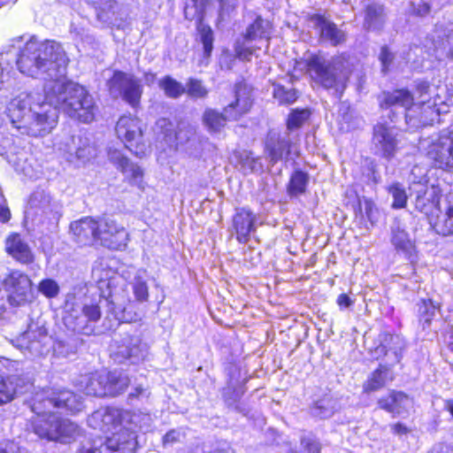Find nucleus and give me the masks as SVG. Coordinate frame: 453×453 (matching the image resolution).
<instances>
[{
	"instance_id": "1",
	"label": "nucleus",
	"mask_w": 453,
	"mask_h": 453,
	"mask_svg": "<svg viewBox=\"0 0 453 453\" xmlns=\"http://www.w3.org/2000/svg\"><path fill=\"white\" fill-rule=\"evenodd\" d=\"M65 76L46 81L43 96L24 91L7 104L8 123L0 127V155L26 177H35L33 166L27 161V152L17 150L11 139L4 136L5 130L12 136H45L56 127L59 110L83 123H89L95 118L93 96L83 86L66 81Z\"/></svg>"
},
{
	"instance_id": "2",
	"label": "nucleus",
	"mask_w": 453,
	"mask_h": 453,
	"mask_svg": "<svg viewBox=\"0 0 453 453\" xmlns=\"http://www.w3.org/2000/svg\"><path fill=\"white\" fill-rule=\"evenodd\" d=\"M68 58L62 46L55 41H28L23 49L8 46L0 52V91L4 96L13 95L20 89L19 81L13 70L31 77L42 76L44 80L54 81L65 75Z\"/></svg>"
},
{
	"instance_id": "3",
	"label": "nucleus",
	"mask_w": 453,
	"mask_h": 453,
	"mask_svg": "<svg viewBox=\"0 0 453 453\" xmlns=\"http://www.w3.org/2000/svg\"><path fill=\"white\" fill-rule=\"evenodd\" d=\"M417 91L420 99L417 104L413 103L412 95L406 89L383 93L380 107L388 111L391 122L395 121L396 114H401L404 116L409 127L415 130L432 125L437 117L449 111L452 95L446 87L435 88L433 98H427L431 90L426 81L418 82Z\"/></svg>"
},
{
	"instance_id": "4",
	"label": "nucleus",
	"mask_w": 453,
	"mask_h": 453,
	"mask_svg": "<svg viewBox=\"0 0 453 453\" xmlns=\"http://www.w3.org/2000/svg\"><path fill=\"white\" fill-rule=\"evenodd\" d=\"M88 425L111 434L102 442V447L109 453H134L139 444L137 431H149L152 418L142 411L107 407L93 412L88 418Z\"/></svg>"
},
{
	"instance_id": "5",
	"label": "nucleus",
	"mask_w": 453,
	"mask_h": 453,
	"mask_svg": "<svg viewBox=\"0 0 453 453\" xmlns=\"http://www.w3.org/2000/svg\"><path fill=\"white\" fill-rule=\"evenodd\" d=\"M45 393H36L31 403L34 413L29 426L41 439L49 441L68 443L79 434V426L67 418L51 411L45 401Z\"/></svg>"
},
{
	"instance_id": "6",
	"label": "nucleus",
	"mask_w": 453,
	"mask_h": 453,
	"mask_svg": "<svg viewBox=\"0 0 453 453\" xmlns=\"http://www.w3.org/2000/svg\"><path fill=\"white\" fill-rule=\"evenodd\" d=\"M295 69L301 72L305 70L314 81L327 89H334L339 96L342 94L350 73L349 59L345 56L327 59L321 54L297 61Z\"/></svg>"
},
{
	"instance_id": "7",
	"label": "nucleus",
	"mask_w": 453,
	"mask_h": 453,
	"mask_svg": "<svg viewBox=\"0 0 453 453\" xmlns=\"http://www.w3.org/2000/svg\"><path fill=\"white\" fill-rule=\"evenodd\" d=\"M251 105L250 88L245 83H237L234 88V100L224 108L223 113L207 109L203 116V123L211 133L219 132L227 120L238 119L250 111Z\"/></svg>"
},
{
	"instance_id": "8",
	"label": "nucleus",
	"mask_w": 453,
	"mask_h": 453,
	"mask_svg": "<svg viewBox=\"0 0 453 453\" xmlns=\"http://www.w3.org/2000/svg\"><path fill=\"white\" fill-rule=\"evenodd\" d=\"M13 344L24 354L27 353L34 357L45 355L51 348L58 355L67 356L70 353L69 348L63 341H58L52 345L51 338L46 328L37 322H32L27 331L13 342Z\"/></svg>"
},
{
	"instance_id": "9",
	"label": "nucleus",
	"mask_w": 453,
	"mask_h": 453,
	"mask_svg": "<svg viewBox=\"0 0 453 453\" xmlns=\"http://www.w3.org/2000/svg\"><path fill=\"white\" fill-rule=\"evenodd\" d=\"M101 318L99 303H79L67 300L63 318L65 326L76 333L92 334L96 333V325Z\"/></svg>"
},
{
	"instance_id": "10",
	"label": "nucleus",
	"mask_w": 453,
	"mask_h": 453,
	"mask_svg": "<svg viewBox=\"0 0 453 453\" xmlns=\"http://www.w3.org/2000/svg\"><path fill=\"white\" fill-rule=\"evenodd\" d=\"M116 134L134 154L138 157L145 154L146 146L142 142V122L138 118L131 115L120 117L116 124Z\"/></svg>"
},
{
	"instance_id": "11",
	"label": "nucleus",
	"mask_w": 453,
	"mask_h": 453,
	"mask_svg": "<svg viewBox=\"0 0 453 453\" xmlns=\"http://www.w3.org/2000/svg\"><path fill=\"white\" fill-rule=\"evenodd\" d=\"M410 197L413 198L416 209L427 216L430 223L431 220H434L439 213H441L440 206L441 188L438 185H415L412 191L410 192Z\"/></svg>"
},
{
	"instance_id": "12",
	"label": "nucleus",
	"mask_w": 453,
	"mask_h": 453,
	"mask_svg": "<svg viewBox=\"0 0 453 453\" xmlns=\"http://www.w3.org/2000/svg\"><path fill=\"white\" fill-rule=\"evenodd\" d=\"M129 241L126 228L110 218L98 219L96 242L111 250H122Z\"/></svg>"
},
{
	"instance_id": "13",
	"label": "nucleus",
	"mask_w": 453,
	"mask_h": 453,
	"mask_svg": "<svg viewBox=\"0 0 453 453\" xmlns=\"http://www.w3.org/2000/svg\"><path fill=\"white\" fill-rule=\"evenodd\" d=\"M426 155L436 167L453 170V128L441 132L427 147Z\"/></svg>"
},
{
	"instance_id": "14",
	"label": "nucleus",
	"mask_w": 453,
	"mask_h": 453,
	"mask_svg": "<svg viewBox=\"0 0 453 453\" xmlns=\"http://www.w3.org/2000/svg\"><path fill=\"white\" fill-rule=\"evenodd\" d=\"M109 90L113 96L122 98L132 106H136L142 96V86L133 76L115 72L108 81Z\"/></svg>"
},
{
	"instance_id": "15",
	"label": "nucleus",
	"mask_w": 453,
	"mask_h": 453,
	"mask_svg": "<svg viewBox=\"0 0 453 453\" xmlns=\"http://www.w3.org/2000/svg\"><path fill=\"white\" fill-rule=\"evenodd\" d=\"M109 280H98V289L100 291L99 303H105L109 305L110 312L114 318L122 322H130L132 318L126 315V310L128 304H130V299L119 293H117V289H112Z\"/></svg>"
},
{
	"instance_id": "16",
	"label": "nucleus",
	"mask_w": 453,
	"mask_h": 453,
	"mask_svg": "<svg viewBox=\"0 0 453 453\" xmlns=\"http://www.w3.org/2000/svg\"><path fill=\"white\" fill-rule=\"evenodd\" d=\"M54 146L57 150L68 154V160L71 162L76 157L81 163H85L96 157V149L87 139L82 140L80 136L65 135L58 138Z\"/></svg>"
},
{
	"instance_id": "17",
	"label": "nucleus",
	"mask_w": 453,
	"mask_h": 453,
	"mask_svg": "<svg viewBox=\"0 0 453 453\" xmlns=\"http://www.w3.org/2000/svg\"><path fill=\"white\" fill-rule=\"evenodd\" d=\"M297 156L295 145L291 143L288 133L270 131L265 142V154L272 165L287 158L292 153Z\"/></svg>"
},
{
	"instance_id": "18",
	"label": "nucleus",
	"mask_w": 453,
	"mask_h": 453,
	"mask_svg": "<svg viewBox=\"0 0 453 453\" xmlns=\"http://www.w3.org/2000/svg\"><path fill=\"white\" fill-rule=\"evenodd\" d=\"M118 377L114 374H106V372H96L91 374L81 376L78 387L88 395L104 396L107 393L116 392L114 386H109L107 381L114 380Z\"/></svg>"
},
{
	"instance_id": "19",
	"label": "nucleus",
	"mask_w": 453,
	"mask_h": 453,
	"mask_svg": "<svg viewBox=\"0 0 453 453\" xmlns=\"http://www.w3.org/2000/svg\"><path fill=\"white\" fill-rule=\"evenodd\" d=\"M372 144L375 152L386 158L394 157L397 139L394 127L385 123H379L373 128Z\"/></svg>"
},
{
	"instance_id": "20",
	"label": "nucleus",
	"mask_w": 453,
	"mask_h": 453,
	"mask_svg": "<svg viewBox=\"0 0 453 453\" xmlns=\"http://www.w3.org/2000/svg\"><path fill=\"white\" fill-rule=\"evenodd\" d=\"M5 284L11 292V304L20 305L31 297L32 281L25 273L19 271L12 272L6 278Z\"/></svg>"
},
{
	"instance_id": "21",
	"label": "nucleus",
	"mask_w": 453,
	"mask_h": 453,
	"mask_svg": "<svg viewBox=\"0 0 453 453\" xmlns=\"http://www.w3.org/2000/svg\"><path fill=\"white\" fill-rule=\"evenodd\" d=\"M257 215L247 208L236 209L233 216V228L240 243H247L257 230Z\"/></svg>"
},
{
	"instance_id": "22",
	"label": "nucleus",
	"mask_w": 453,
	"mask_h": 453,
	"mask_svg": "<svg viewBox=\"0 0 453 453\" xmlns=\"http://www.w3.org/2000/svg\"><path fill=\"white\" fill-rule=\"evenodd\" d=\"M391 243L398 255L414 261L417 257L415 242L399 221H395L391 227Z\"/></svg>"
},
{
	"instance_id": "23",
	"label": "nucleus",
	"mask_w": 453,
	"mask_h": 453,
	"mask_svg": "<svg viewBox=\"0 0 453 453\" xmlns=\"http://www.w3.org/2000/svg\"><path fill=\"white\" fill-rule=\"evenodd\" d=\"M45 393V401L49 407L65 408L67 411L75 413L82 411L84 408L82 398L69 390H62L58 394L50 390H43Z\"/></svg>"
},
{
	"instance_id": "24",
	"label": "nucleus",
	"mask_w": 453,
	"mask_h": 453,
	"mask_svg": "<svg viewBox=\"0 0 453 453\" xmlns=\"http://www.w3.org/2000/svg\"><path fill=\"white\" fill-rule=\"evenodd\" d=\"M97 228L98 220L90 217L82 218L70 225V231L73 235L74 241L81 245L91 244L96 242Z\"/></svg>"
},
{
	"instance_id": "25",
	"label": "nucleus",
	"mask_w": 453,
	"mask_h": 453,
	"mask_svg": "<svg viewBox=\"0 0 453 453\" xmlns=\"http://www.w3.org/2000/svg\"><path fill=\"white\" fill-rule=\"evenodd\" d=\"M110 161L119 169L125 177L134 185L140 186L142 182L143 171L142 168L130 162L121 151L118 150H110L109 151Z\"/></svg>"
},
{
	"instance_id": "26",
	"label": "nucleus",
	"mask_w": 453,
	"mask_h": 453,
	"mask_svg": "<svg viewBox=\"0 0 453 453\" xmlns=\"http://www.w3.org/2000/svg\"><path fill=\"white\" fill-rule=\"evenodd\" d=\"M155 130L163 134L166 141H172L175 138L180 142H190L196 134L195 127L190 125H183L175 132L174 125L166 118L157 119L155 125Z\"/></svg>"
},
{
	"instance_id": "27",
	"label": "nucleus",
	"mask_w": 453,
	"mask_h": 453,
	"mask_svg": "<svg viewBox=\"0 0 453 453\" xmlns=\"http://www.w3.org/2000/svg\"><path fill=\"white\" fill-rule=\"evenodd\" d=\"M5 250L17 261L28 264L33 261L34 256L28 244L19 234H10L5 241Z\"/></svg>"
},
{
	"instance_id": "28",
	"label": "nucleus",
	"mask_w": 453,
	"mask_h": 453,
	"mask_svg": "<svg viewBox=\"0 0 453 453\" xmlns=\"http://www.w3.org/2000/svg\"><path fill=\"white\" fill-rule=\"evenodd\" d=\"M212 0H190L184 7L187 20L194 22L196 28H210L205 23V11Z\"/></svg>"
},
{
	"instance_id": "29",
	"label": "nucleus",
	"mask_w": 453,
	"mask_h": 453,
	"mask_svg": "<svg viewBox=\"0 0 453 453\" xmlns=\"http://www.w3.org/2000/svg\"><path fill=\"white\" fill-rule=\"evenodd\" d=\"M380 345L374 349V357L379 358L382 356L387 355L388 352H392L395 355L396 361H399V352L403 347V342L398 335H393L390 334H380Z\"/></svg>"
},
{
	"instance_id": "30",
	"label": "nucleus",
	"mask_w": 453,
	"mask_h": 453,
	"mask_svg": "<svg viewBox=\"0 0 453 453\" xmlns=\"http://www.w3.org/2000/svg\"><path fill=\"white\" fill-rule=\"evenodd\" d=\"M25 388L23 380L17 376L0 379V405L12 401L17 395L22 394Z\"/></svg>"
},
{
	"instance_id": "31",
	"label": "nucleus",
	"mask_w": 453,
	"mask_h": 453,
	"mask_svg": "<svg viewBox=\"0 0 453 453\" xmlns=\"http://www.w3.org/2000/svg\"><path fill=\"white\" fill-rule=\"evenodd\" d=\"M431 225L442 235L453 234V201L447 197L444 212L439 213Z\"/></svg>"
},
{
	"instance_id": "32",
	"label": "nucleus",
	"mask_w": 453,
	"mask_h": 453,
	"mask_svg": "<svg viewBox=\"0 0 453 453\" xmlns=\"http://www.w3.org/2000/svg\"><path fill=\"white\" fill-rule=\"evenodd\" d=\"M393 380L391 370L385 365H380L364 384V391L366 393L376 391Z\"/></svg>"
},
{
	"instance_id": "33",
	"label": "nucleus",
	"mask_w": 453,
	"mask_h": 453,
	"mask_svg": "<svg viewBox=\"0 0 453 453\" xmlns=\"http://www.w3.org/2000/svg\"><path fill=\"white\" fill-rule=\"evenodd\" d=\"M386 20L385 7L377 3H370L364 8V23L368 28L382 26Z\"/></svg>"
},
{
	"instance_id": "34",
	"label": "nucleus",
	"mask_w": 453,
	"mask_h": 453,
	"mask_svg": "<svg viewBox=\"0 0 453 453\" xmlns=\"http://www.w3.org/2000/svg\"><path fill=\"white\" fill-rule=\"evenodd\" d=\"M147 350V345L142 343L138 336H134L128 340V343L125 349L119 350V354L124 358L131 359V363L134 364L144 359Z\"/></svg>"
},
{
	"instance_id": "35",
	"label": "nucleus",
	"mask_w": 453,
	"mask_h": 453,
	"mask_svg": "<svg viewBox=\"0 0 453 453\" xmlns=\"http://www.w3.org/2000/svg\"><path fill=\"white\" fill-rule=\"evenodd\" d=\"M50 204V197L42 191L33 193L29 198L27 208L26 210V218L34 216L41 211L47 213Z\"/></svg>"
},
{
	"instance_id": "36",
	"label": "nucleus",
	"mask_w": 453,
	"mask_h": 453,
	"mask_svg": "<svg viewBox=\"0 0 453 453\" xmlns=\"http://www.w3.org/2000/svg\"><path fill=\"white\" fill-rule=\"evenodd\" d=\"M147 273L145 270H136L130 285L133 294L137 302L143 303L149 298V288L146 281Z\"/></svg>"
},
{
	"instance_id": "37",
	"label": "nucleus",
	"mask_w": 453,
	"mask_h": 453,
	"mask_svg": "<svg viewBox=\"0 0 453 453\" xmlns=\"http://www.w3.org/2000/svg\"><path fill=\"white\" fill-rule=\"evenodd\" d=\"M255 31L247 30V33L238 38L235 42L234 51L236 57L241 60L249 61L253 54V49L250 46Z\"/></svg>"
},
{
	"instance_id": "38",
	"label": "nucleus",
	"mask_w": 453,
	"mask_h": 453,
	"mask_svg": "<svg viewBox=\"0 0 453 453\" xmlns=\"http://www.w3.org/2000/svg\"><path fill=\"white\" fill-rule=\"evenodd\" d=\"M308 180V175L305 173L296 171L292 174L288 184V193L291 196H298L304 193Z\"/></svg>"
},
{
	"instance_id": "39",
	"label": "nucleus",
	"mask_w": 453,
	"mask_h": 453,
	"mask_svg": "<svg viewBox=\"0 0 453 453\" xmlns=\"http://www.w3.org/2000/svg\"><path fill=\"white\" fill-rule=\"evenodd\" d=\"M159 87L168 97L177 98L185 93V87L176 80L166 76L159 81Z\"/></svg>"
},
{
	"instance_id": "40",
	"label": "nucleus",
	"mask_w": 453,
	"mask_h": 453,
	"mask_svg": "<svg viewBox=\"0 0 453 453\" xmlns=\"http://www.w3.org/2000/svg\"><path fill=\"white\" fill-rule=\"evenodd\" d=\"M410 192L412 191V188L415 185L426 186L428 185L427 180V168L424 165H416L412 167L410 176Z\"/></svg>"
},
{
	"instance_id": "41",
	"label": "nucleus",
	"mask_w": 453,
	"mask_h": 453,
	"mask_svg": "<svg viewBox=\"0 0 453 453\" xmlns=\"http://www.w3.org/2000/svg\"><path fill=\"white\" fill-rule=\"evenodd\" d=\"M435 311L436 306L430 299H423L418 304L419 319L423 323L424 327L430 325L435 315Z\"/></svg>"
},
{
	"instance_id": "42",
	"label": "nucleus",
	"mask_w": 453,
	"mask_h": 453,
	"mask_svg": "<svg viewBox=\"0 0 453 453\" xmlns=\"http://www.w3.org/2000/svg\"><path fill=\"white\" fill-rule=\"evenodd\" d=\"M273 96L280 104H292L297 98V93L293 88H286L280 84L273 85Z\"/></svg>"
},
{
	"instance_id": "43",
	"label": "nucleus",
	"mask_w": 453,
	"mask_h": 453,
	"mask_svg": "<svg viewBox=\"0 0 453 453\" xmlns=\"http://www.w3.org/2000/svg\"><path fill=\"white\" fill-rule=\"evenodd\" d=\"M388 192L393 196V204L392 206L395 209L403 208L407 203V195L403 188V186L399 183H395L391 185L388 188Z\"/></svg>"
},
{
	"instance_id": "44",
	"label": "nucleus",
	"mask_w": 453,
	"mask_h": 453,
	"mask_svg": "<svg viewBox=\"0 0 453 453\" xmlns=\"http://www.w3.org/2000/svg\"><path fill=\"white\" fill-rule=\"evenodd\" d=\"M185 92L194 98H203L208 94L207 88L201 81L196 79H189L185 87Z\"/></svg>"
},
{
	"instance_id": "45",
	"label": "nucleus",
	"mask_w": 453,
	"mask_h": 453,
	"mask_svg": "<svg viewBox=\"0 0 453 453\" xmlns=\"http://www.w3.org/2000/svg\"><path fill=\"white\" fill-rule=\"evenodd\" d=\"M59 290L58 282L52 279H44L38 285V291L49 299L57 297Z\"/></svg>"
},
{
	"instance_id": "46",
	"label": "nucleus",
	"mask_w": 453,
	"mask_h": 453,
	"mask_svg": "<svg viewBox=\"0 0 453 453\" xmlns=\"http://www.w3.org/2000/svg\"><path fill=\"white\" fill-rule=\"evenodd\" d=\"M196 39L199 40L203 44L204 58H209L213 49V30H198Z\"/></svg>"
},
{
	"instance_id": "47",
	"label": "nucleus",
	"mask_w": 453,
	"mask_h": 453,
	"mask_svg": "<svg viewBox=\"0 0 453 453\" xmlns=\"http://www.w3.org/2000/svg\"><path fill=\"white\" fill-rule=\"evenodd\" d=\"M397 399L400 402L401 400L403 399L402 396V392L392 391L388 395L380 398L378 401V404L380 409H383L395 416V411L396 408L395 403V401H397Z\"/></svg>"
},
{
	"instance_id": "48",
	"label": "nucleus",
	"mask_w": 453,
	"mask_h": 453,
	"mask_svg": "<svg viewBox=\"0 0 453 453\" xmlns=\"http://www.w3.org/2000/svg\"><path fill=\"white\" fill-rule=\"evenodd\" d=\"M106 374H114L118 378L114 380H108L107 384L110 386H114V388H117V391L113 393H107V395H117L119 394H121L126 390L127 388L130 380L127 375L120 372L113 371V372H106Z\"/></svg>"
},
{
	"instance_id": "49",
	"label": "nucleus",
	"mask_w": 453,
	"mask_h": 453,
	"mask_svg": "<svg viewBox=\"0 0 453 453\" xmlns=\"http://www.w3.org/2000/svg\"><path fill=\"white\" fill-rule=\"evenodd\" d=\"M310 117V111L306 109L293 111L288 119V129L299 128Z\"/></svg>"
},
{
	"instance_id": "50",
	"label": "nucleus",
	"mask_w": 453,
	"mask_h": 453,
	"mask_svg": "<svg viewBox=\"0 0 453 453\" xmlns=\"http://www.w3.org/2000/svg\"><path fill=\"white\" fill-rule=\"evenodd\" d=\"M320 39L333 46H336L345 40L343 30H319Z\"/></svg>"
},
{
	"instance_id": "51",
	"label": "nucleus",
	"mask_w": 453,
	"mask_h": 453,
	"mask_svg": "<svg viewBox=\"0 0 453 453\" xmlns=\"http://www.w3.org/2000/svg\"><path fill=\"white\" fill-rule=\"evenodd\" d=\"M239 163L242 170L245 173H251L256 170L257 159L250 151H243L240 154Z\"/></svg>"
},
{
	"instance_id": "52",
	"label": "nucleus",
	"mask_w": 453,
	"mask_h": 453,
	"mask_svg": "<svg viewBox=\"0 0 453 453\" xmlns=\"http://www.w3.org/2000/svg\"><path fill=\"white\" fill-rule=\"evenodd\" d=\"M333 412V406L330 404V401L326 399L317 402L312 408L313 415L320 417L321 418L330 417Z\"/></svg>"
},
{
	"instance_id": "53",
	"label": "nucleus",
	"mask_w": 453,
	"mask_h": 453,
	"mask_svg": "<svg viewBox=\"0 0 453 453\" xmlns=\"http://www.w3.org/2000/svg\"><path fill=\"white\" fill-rule=\"evenodd\" d=\"M307 19L313 22L318 28H336L335 25L330 22L328 17L325 14H311L307 17Z\"/></svg>"
},
{
	"instance_id": "54",
	"label": "nucleus",
	"mask_w": 453,
	"mask_h": 453,
	"mask_svg": "<svg viewBox=\"0 0 453 453\" xmlns=\"http://www.w3.org/2000/svg\"><path fill=\"white\" fill-rule=\"evenodd\" d=\"M305 453H320V446L311 437H303L301 441ZM284 453H296L291 449L286 450Z\"/></svg>"
},
{
	"instance_id": "55",
	"label": "nucleus",
	"mask_w": 453,
	"mask_h": 453,
	"mask_svg": "<svg viewBox=\"0 0 453 453\" xmlns=\"http://www.w3.org/2000/svg\"><path fill=\"white\" fill-rule=\"evenodd\" d=\"M363 206L365 210V216L367 219L373 223L376 220L377 208L372 201L365 198L363 201Z\"/></svg>"
},
{
	"instance_id": "56",
	"label": "nucleus",
	"mask_w": 453,
	"mask_h": 453,
	"mask_svg": "<svg viewBox=\"0 0 453 453\" xmlns=\"http://www.w3.org/2000/svg\"><path fill=\"white\" fill-rule=\"evenodd\" d=\"M402 396L403 398H404V400L403 399L401 400V402L398 400L395 401V405L396 408L395 411V416L402 414L403 411H407L412 405V400L407 395L402 392Z\"/></svg>"
},
{
	"instance_id": "57",
	"label": "nucleus",
	"mask_w": 453,
	"mask_h": 453,
	"mask_svg": "<svg viewBox=\"0 0 453 453\" xmlns=\"http://www.w3.org/2000/svg\"><path fill=\"white\" fill-rule=\"evenodd\" d=\"M182 436L183 434L180 430L173 429L163 437V444L165 446L173 444L176 441H179Z\"/></svg>"
},
{
	"instance_id": "58",
	"label": "nucleus",
	"mask_w": 453,
	"mask_h": 453,
	"mask_svg": "<svg viewBox=\"0 0 453 453\" xmlns=\"http://www.w3.org/2000/svg\"><path fill=\"white\" fill-rule=\"evenodd\" d=\"M380 60L381 61L382 64V71L386 73L392 61V54L388 51V48L383 47L381 49L380 54Z\"/></svg>"
},
{
	"instance_id": "59",
	"label": "nucleus",
	"mask_w": 453,
	"mask_h": 453,
	"mask_svg": "<svg viewBox=\"0 0 453 453\" xmlns=\"http://www.w3.org/2000/svg\"><path fill=\"white\" fill-rule=\"evenodd\" d=\"M336 303L340 309H346L350 307L354 303V301L348 295L341 294L337 297Z\"/></svg>"
},
{
	"instance_id": "60",
	"label": "nucleus",
	"mask_w": 453,
	"mask_h": 453,
	"mask_svg": "<svg viewBox=\"0 0 453 453\" xmlns=\"http://www.w3.org/2000/svg\"><path fill=\"white\" fill-rule=\"evenodd\" d=\"M10 210L4 203H0V222L5 223L10 219Z\"/></svg>"
},
{
	"instance_id": "61",
	"label": "nucleus",
	"mask_w": 453,
	"mask_h": 453,
	"mask_svg": "<svg viewBox=\"0 0 453 453\" xmlns=\"http://www.w3.org/2000/svg\"><path fill=\"white\" fill-rule=\"evenodd\" d=\"M429 453H453V448L449 445L439 444L434 446Z\"/></svg>"
},
{
	"instance_id": "62",
	"label": "nucleus",
	"mask_w": 453,
	"mask_h": 453,
	"mask_svg": "<svg viewBox=\"0 0 453 453\" xmlns=\"http://www.w3.org/2000/svg\"><path fill=\"white\" fill-rule=\"evenodd\" d=\"M80 453H109L107 450H105L102 447V442L100 443L99 447L96 445V443L90 447V448H83Z\"/></svg>"
},
{
	"instance_id": "63",
	"label": "nucleus",
	"mask_w": 453,
	"mask_h": 453,
	"mask_svg": "<svg viewBox=\"0 0 453 453\" xmlns=\"http://www.w3.org/2000/svg\"><path fill=\"white\" fill-rule=\"evenodd\" d=\"M392 430L396 434H404L407 433V428L401 423H396L392 426Z\"/></svg>"
},
{
	"instance_id": "64",
	"label": "nucleus",
	"mask_w": 453,
	"mask_h": 453,
	"mask_svg": "<svg viewBox=\"0 0 453 453\" xmlns=\"http://www.w3.org/2000/svg\"><path fill=\"white\" fill-rule=\"evenodd\" d=\"M146 389L142 388L141 386L136 387L133 392L129 394V398H137L140 395H145Z\"/></svg>"
}]
</instances>
